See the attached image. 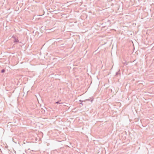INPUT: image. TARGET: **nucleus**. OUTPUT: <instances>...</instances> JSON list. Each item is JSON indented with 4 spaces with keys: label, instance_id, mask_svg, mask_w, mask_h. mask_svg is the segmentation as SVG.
<instances>
[{
    "label": "nucleus",
    "instance_id": "obj_3",
    "mask_svg": "<svg viewBox=\"0 0 154 154\" xmlns=\"http://www.w3.org/2000/svg\"><path fill=\"white\" fill-rule=\"evenodd\" d=\"M5 70L4 69H2V70H1V72H2L3 73V72H5Z\"/></svg>",
    "mask_w": 154,
    "mask_h": 154
},
{
    "label": "nucleus",
    "instance_id": "obj_1",
    "mask_svg": "<svg viewBox=\"0 0 154 154\" xmlns=\"http://www.w3.org/2000/svg\"><path fill=\"white\" fill-rule=\"evenodd\" d=\"M12 38H14V42H18L19 40L17 39H16L15 37H14V36H12Z\"/></svg>",
    "mask_w": 154,
    "mask_h": 154
},
{
    "label": "nucleus",
    "instance_id": "obj_4",
    "mask_svg": "<svg viewBox=\"0 0 154 154\" xmlns=\"http://www.w3.org/2000/svg\"><path fill=\"white\" fill-rule=\"evenodd\" d=\"M59 102H60V101H58L56 102L55 103H57V104H58V103H59V104H61V103H60Z\"/></svg>",
    "mask_w": 154,
    "mask_h": 154
},
{
    "label": "nucleus",
    "instance_id": "obj_5",
    "mask_svg": "<svg viewBox=\"0 0 154 154\" xmlns=\"http://www.w3.org/2000/svg\"><path fill=\"white\" fill-rule=\"evenodd\" d=\"M89 100L87 99V100Z\"/></svg>",
    "mask_w": 154,
    "mask_h": 154
},
{
    "label": "nucleus",
    "instance_id": "obj_2",
    "mask_svg": "<svg viewBox=\"0 0 154 154\" xmlns=\"http://www.w3.org/2000/svg\"><path fill=\"white\" fill-rule=\"evenodd\" d=\"M120 71L119 70L116 73V75H120Z\"/></svg>",
    "mask_w": 154,
    "mask_h": 154
}]
</instances>
